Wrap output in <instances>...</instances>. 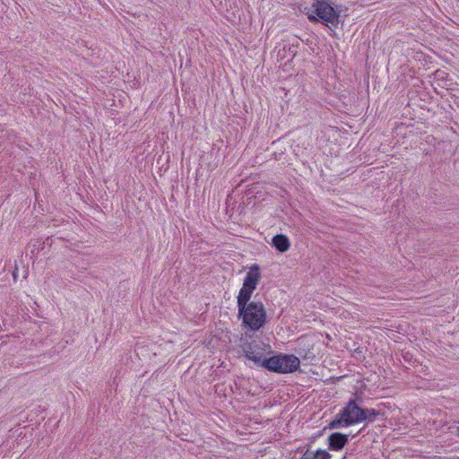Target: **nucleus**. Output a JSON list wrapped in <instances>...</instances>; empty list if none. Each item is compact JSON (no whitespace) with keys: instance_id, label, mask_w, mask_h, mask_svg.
<instances>
[{"instance_id":"obj_13","label":"nucleus","mask_w":459,"mask_h":459,"mask_svg":"<svg viewBox=\"0 0 459 459\" xmlns=\"http://www.w3.org/2000/svg\"><path fill=\"white\" fill-rule=\"evenodd\" d=\"M455 434H456L457 436H459V426H458V427L456 428V429H455Z\"/></svg>"},{"instance_id":"obj_2","label":"nucleus","mask_w":459,"mask_h":459,"mask_svg":"<svg viewBox=\"0 0 459 459\" xmlns=\"http://www.w3.org/2000/svg\"><path fill=\"white\" fill-rule=\"evenodd\" d=\"M362 408L351 400L329 423L330 429H342L363 422Z\"/></svg>"},{"instance_id":"obj_6","label":"nucleus","mask_w":459,"mask_h":459,"mask_svg":"<svg viewBox=\"0 0 459 459\" xmlns=\"http://www.w3.org/2000/svg\"><path fill=\"white\" fill-rule=\"evenodd\" d=\"M348 442V436L340 432H334L328 437V447L333 451L342 450Z\"/></svg>"},{"instance_id":"obj_11","label":"nucleus","mask_w":459,"mask_h":459,"mask_svg":"<svg viewBox=\"0 0 459 459\" xmlns=\"http://www.w3.org/2000/svg\"><path fill=\"white\" fill-rule=\"evenodd\" d=\"M331 455L326 451V450H324V449H317L314 455L311 456L313 459H330L331 458Z\"/></svg>"},{"instance_id":"obj_1","label":"nucleus","mask_w":459,"mask_h":459,"mask_svg":"<svg viewBox=\"0 0 459 459\" xmlns=\"http://www.w3.org/2000/svg\"><path fill=\"white\" fill-rule=\"evenodd\" d=\"M306 14L310 22H321L326 26L336 27L339 22V13L327 0H314Z\"/></svg>"},{"instance_id":"obj_8","label":"nucleus","mask_w":459,"mask_h":459,"mask_svg":"<svg viewBox=\"0 0 459 459\" xmlns=\"http://www.w3.org/2000/svg\"><path fill=\"white\" fill-rule=\"evenodd\" d=\"M255 290L248 289V287L242 286L238 295V307L247 306L250 302L251 296Z\"/></svg>"},{"instance_id":"obj_4","label":"nucleus","mask_w":459,"mask_h":459,"mask_svg":"<svg viewBox=\"0 0 459 459\" xmlns=\"http://www.w3.org/2000/svg\"><path fill=\"white\" fill-rule=\"evenodd\" d=\"M299 359L292 354L275 355L264 362V368L279 374L292 373L299 368Z\"/></svg>"},{"instance_id":"obj_5","label":"nucleus","mask_w":459,"mask_h":459,"mask_svg":"<svg viewBox=\"0 0 459 459\" xmlns=\"http://www.w3.org/2000/svg\"><path fill=\"white\" fill-rule=\"evenodd\" d=\"M244 352L249 360H252L255 365L264 368L265 361L264 355L266 353V346L257 342H252L244 347Z\"/></svg>"},{"instance_id":"obj_12","label":"nucleus","mask_w":459,"mask_h":459,"mask_svg":"<svg viewBox=\"0 0 459 459\" xmlns=\"http://www.w3.org/2000/svg\"><path fill=\"white\" fill-rule=\"evenodd\" d=\"M300 459H313V458L311 457V455H307V454H305V455H303L300 457Z\"/></svg>"},{"instance_id":"obj_3","label":"nucleus","mask_w":459,"mask_h":459,"mask_svg":"<svg viewBox=\"0 0 459 459\" xmlns=\"http://www.w3.org/2000/svg\"><path fill=\"white\" fill-rule=\"evenodd\" d=\"M243 324L251 330L260 329L265 322V310L261 302H250L247 306L238 308Z\"/></svg>"},{"instance_id":"obj_10","label":"nucleus","mask_w":459,"mask_h":459,"mask_svg":"<svg viewBox=\"0 0 459 459\" xmlns=\"http://www.w3.org/2000/svg\"><path fill=\"white\" fill-rule=\"evenodd\" d=\"M362 414L363 421H365L367 420L372 419L373 417H376L379 414V412L375 409H362Z\"/></svg>"},{"instance_id":"obj_9","label":"nucleus","mask_w":459,"mask_h":459,"mask_svg":"<svg viewBox=\"0 0 459 459\" xmlns=\"http://www.w3.org/2000/svg\"><path fill=\"white\" fill-rule=\"evenodd\" d=\"M273 247L280 252H286L290 248V240L289 238L282 234H278L273 238Z\"/></svg>"},{"instance_id":"obj_7","label":"nucleus","mask_w":459,"mask_h":459,"mask_svg":"<svg viewBox=\"0 0 459 459\" xmlns=\"http://www.w3.org/2000/svg\"><path fill=\"white\" fill-rule=\"evenodd\" d=\"M261 279L260 269L258 265H252L247 273L243 285L248 287V289L255 290L259 281Z\"/></svg>"}]
</instances>
